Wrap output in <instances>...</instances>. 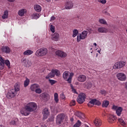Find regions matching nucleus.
I'll list each match as a JSON object with an SVG mask.
<instances>
[{
  "label": "nucleus",
  "mask_w": 127,
  "mask_h": 127,
  "mask_svg": "<svg viewBox=\"0 0 127 127\" xmlns=\"http://www.w3.org/2000/svg\"><path fill=\"white\" fill-rule=\"evenodd\" d=\"M37 104L34 102H30L24 106V110H21L20 113L24 116H29L30 113L36 111Z\"/></svg>",
  "instance_id": "f257e3e1"
},
{
  "label": "nucleus",
  "mask_w": 127,
  "mask_h": 127,
  "mask_svg": "<svg viewBox=\"0 0 127 127\" xmlns=\"http://www.w3.org/2000/svg\"><path fill=\"white\" fill-rule=\"evenodd\" d=\"M19 90H20V86L18 84L16 83L14 85V89H12L8 92L6 97L8 98V99L14 98L15 95H16V93H17Z\"/></svg>",
  "instance_id": "f03ea898"
},
{
  "label": "nucleus",
  "mask_w": 127,
  "mask_h": 127,
  "mask_svg": "<svg viewBox=\"0 0 127 127\" xmlns=\"http://www.w3.org/2000/svg\"><path fill=\"white\" fill-rule=\"evenodd\" d=\"M73 76L74 73L73 72L70 73V72L68 71H64L63 74V78L65 81H67L69 84H71L72 82V78H73Z\"/></svg>",
  "instance_id": "7ed1b4c3"
},
{
  "label": "nucleus",
  "mask_w": 127,
  "mask_h": 127,
  "mask_svg": "<svg viewBox=\"0 0 127 127\" xmlns=\"http://www.w3.org/2000/svg\"><path fill=\"white\" fill-rule=\"evenodd\" d=\"M48 50L45 48H42L38 50L35 53L36 56L40 57V56H44L47 54Z\"/></svg>",
  "instance_id": "20e7f679"
},
{
  "label": "nucleus",
  "mask_w": 127,
  "mask_h": 127,
  "mask_svg": "<svg viewBox=\"0 0 127 127\" xmlns=\"http://www.w3.org/2000/svg\"><path fill=\"white\" fill-rule=\"evenodd\" d=\"M65 118H66V115L64 113H61L57 115L56 117V124L57 125H61L62 123L65 120Z\"/></svg>",
  "instance_id": "39448f33"
},
{
  "label": "nucleus",
  "mask_w": 127,
  "mask_h": 127,
  "mask_svg": "<svg viewBox=\"0 0 127 127\" xmlns=\"http://www.w3.org/2000/svg\"><path fill=\"white\" fill-rule=\"evenodd\" d=\"M88 36V31H83L81 34L77 36V41L80 42L81 40L86 39Z\"/></svg>",
  "instance_id": "423d86ee"
},
{
  "label": "nucleus",
  "mask_w": 127,
  "mask_h": 127,
  "mask_svg": "<svg viewBox=\"0 0 127 127\" xmlns=\"http://www.w3.org/2000/svg\"><path fill=\"white\" fill-rule=\"evenodd\" d=\"M126 65V62L120 61L116 62L113 66V69H121Z\"/></svg>",
  "instance_id": "0eeeda50"
},
{
  "label": "nucleus",
  "mask_w": 127,
  "mask_h": 127,
  "mask_svg": "<svg viewBox=\"0 0 127 127\" xmlns=\"http://www.w3.org/2000/svg\"><path fill=\"white\" fill-rule=\"evenodd\" d=\"M86 99V94L85 93H80L78 95L77 99V102L78 104H83Z\"/></svg>",
  "instance_id": "6e6552de"
},
{
  "label": "nucleus",
  "mask_w": 127,
  "mask_h": 127,
  "mask_svg": "<svg viewBox=\"0 0 127 127\" xmlns=\"http://www.w3.org/2000/svg\"><path fill=\"white\" fill-rule=\"evenodd\" d=\"M116 76L117 79H118L119 81H124L127 80V75L124 73H122V72L118 73L117 74Z\"/></svg>",
  "instance_id": "1a4fd4ad"
},
{
  "label": "nucleus",
  "mask_w": 127,
  "mask_h": 127,
  "mask_svg": "<svg viewBox=\"0 0 127 127\" xmlns=\"http://www.w3.org/2000/svg\"><path fill=\"white\" fill-rule=\"evenodd\" d=\"M101 102L97 99H92L87 104L88 107H91V105H95V106H100Z\"/></svg>",
  "instance_id": "9d476101"
},
{
  "label": "nucleus",
  "mask_w": 127,
  "mask_h": 127,
  "mask_svg": "<svg viewBox=\"0 0 127 127\" xmlns=\"http://www.w3.org/2000/svg\"><path fill=\"white\" fill-rule=\"evenodd\" d=\"M1 51L3 54H9L10 49L7 46H3L1 48Z\"/></svg>",
  "instance_id": "9b49d317"
},
{
  "label": "nucleus",
  "mask_w": 127,
  "mask_h": 127,
  "mask_svg": "<svg viewBox=\"0 0 127 127\" xmlns=\"http://www.w3.org/2000/svg\"><path fill=\"white\" fill-rule=\"evenodd\" d=\"M43 121H45L49 115H50V113L49 112V110H48V108H45L43 111Z\"/></svg>",
  "instance_id": "f8f14e48"
},
{
  "label": "nucleus",
  "mask_w": 127,
  "mask_h": 127,
  "mask_svg": "<svg viewBox=\"0 0 127 127\" xmlns=\"http://www.w3.org/2000/svg\"><path fill=\"white\" fill-rule=\"evenodd\" d=\"M56 55L62 58H65L67 56V54L62 51L58 50L56 52Z\"/></svg>",
  "instance_id": "ddd939ff"
},
{
  "label": "nucleus",
  "mask_w": 127,
  "mask_h": 127,
  "mask_svg": "<svg viewBox=\"0 0 127 127\" xmlns=\"http://www.w3.org/2000/svg\"><path fill=\"white\" fill-rule=\"evenodd\" d=\"M87 80V77L84 74H80L77 77L78 82H83Z\"/></svg>",
  "instance_id": "4468645a"
},
{
  "label": "nucleus",
  "mask_w": 127,
  "mask_h": 127,
  "mask_svg": "<svg viewBox=\"0 0 127 127\" xmlns=\"http://www.w3.org/2000/svg\"><path fill=\"white\" fill-rule=\"evenodd\" d=\"M117 120V117L115 116L114 115H110L108 117V123H110V124H113V123H115Z\"/></svg>",
  "instance_id": "2eb2a0df"
},
{
  "label": "nucleus",
  "mask_w": 127,
  "mask_h": 127,
  "mask_svg": "<svg viewBox=\"0 0 127 127\" xmlns=\"http://www.w3.org/2000/svg\"><path fill=\"white\" fill-rule=\"evenodd\" d=\"M4 69V58L0 55V70Z\"/></svg>",
  "instance_id": "dca6fc26"
},
{
  "label": "nucleus",
  "mask_w": 127,
  "mask_h": 127,
  "mask_svg": "<svg viewBox=\"0 0 127 127\" xmlns=\"http://www.w3.org/2000/svg\"><path fill=\"white\" fill-rule=\"evenodd\" d=\"M74 4H73V2L71 1H68L65 3V9H71L72 8Z\"/></svg>",
  "instance_id": "f3484780"
},
{
  "label": "nucleus",
  "mask_w": 127,
  "mask_h": 127,
  "mask_svg": "<svg viewBox=\"0 0 127 127\" xmlns=\"http://www.w3.org/2000/svg\"><path fill=\"white\" fill-rule=\"evenodd\" d=\"M75 115L76 116V117L79 118V119L82 121L85 119V114L82 113L81 112L77 111L75 112Z\"/></svg>",
  "instance_id": "a211bd4d"
},
{
  "label": "nucleus",
  "mask_w": 127,
  "mask_h": 127,
  "mask_svg": "<svg viewBox=\"0 0 127 127\" xmlns=\"http://www.w3.org/2000/svg\"><path fill=\"white\" fill-rule=\"evenodd\" d=\"M97 31L100 33H107V32H109V30L106 28L101 27L98 28Z\"/></svg>",
  "instance_id": "6ab92c4d"
},
{
  "label": "nucleus",
  "mask_w": 127,
  "mask_h": 127,
  "mask_svg": "<svg viewBox=\"0 0 127 127\" xmlns=\"http://www.w3.org/2000/svg\"><path fill=\"white\" fill-rule=\"evenodd\" d=\"M94 124L96 127H101L102 126V121L100 119L96 118L94 121Z\"/></svg>",
  "instance_id": "aec40b11"
},
{
  "label": "nucleus",
  "mask_w": 127,
  "mask_h": 127,
  "mask_svg": "<svg viewBox=\"0 0 127 127\" xmlns=\"http://www.w3.org/2000/svg\"><path fill=\"white\" fill-rule=\"evenodd\" d=\"M59 34H58V33H55L52 36V40H54V41H58V40H59Z\"/></svg>",
  "instance_id": "412c9836"
},
{
  "label": "nucleus",
  "mask_w": 127,
  "mask_h": 127,
  "mask_svg": "<svg viewBox=\"0 0 127 127\" xmlns=\"http://www.w3.org/2000/svg\"><path fill=\"white\" fill-rule=\"evenodd\" d=\"M26 12H27L26 9H21L18 11V14L19 16H23L24 13H26Z\"/></svg>",
  "instance_id": "4be33fe9"
},
{
  "label": "nucleus",
  "mask_w": 127,
  "mask_h": 127,
  "mask_svg": "<svg viewBox=\"0 0 127 127\" xmlns=\"http://www.w3.org/2000/svg\"><path fill=\"white\" fill-rule=\"evenodd\" d=\"M40 97H41L43 100H45V101H48L49 100V95L46 93H42L40 95Z\"/></svg>",
  "instance_id": "5701e85b"
},
{
  "label": "nucleus",
  "mask_w": 127,
  "mask_h": 127,
  "mask_svg": "<svg viewBox=\"0 0 127 127\" xmlns=\"http://www.w3.org/2000/svg\"><path fill=\"white\" fill-rule=\"evenodd\" d=\"M123 111V109L122 107H119L117 109L116 111V114L118 117H121V115H122V113Z\"/></svg>",
  "instance_id": "b1692460"
},
{
  "label": "nucleus",
  "mask_w": 127,
  "mask_h": 127,
  "mask_svg": "<svg viewBox=\"0 0 127 127\" xmlns=\"http://www.w3.org/2000/svg\"><path fill=\"white\" fill-rule=\"evenodd\" d=\"M38 88H39V85L37 84H32L30 87L31 91H36Z\"/></svg>",
  "instance_id": "393cba45"
},
{
  "label": "nucleus",
  "mask_w": 127,
  "mask_h": 127,
  "mask_svg": "<svg viewBox=\"0 0 127 127\" xmlns=\"http://www.w3.org/2000/svg\"><path fill=\"white\" fill-rule=\"evenodd\" d=\"M34 8L37 12H40V11H41V6L38 4L35 5L34 6Z\"/></svg>",
  "instance_id": "a878e982"
},
{
  "label": "nucleus",
  "mask_w": 127,
  "mask_h": 127,
  "mask_svg": "<svg viewBox=\"0 0 127 127\" xmlns=\"http://www.w3.org/2000/svg\"><path fill=\"white\" fill-rule=\"evenodd\" d=\"M54 77H55L54 75V73L53 72H52V70H51V72H50L48 75L46 76V79H52V78H54Z\"/></svg>",
  "instance_id": "bb28decb"
},
{
  "label": "nucleus",
  "mask_w": 127,
  "mask_h": 127,
  "mask_svg": "<svg viewBox=\"0 0 127 127\" xmlns=\"http://www.w3.org/2000/svg\"><path fill=\"white\" fill-rule=\"evenodd\" d=\"M52 72L54 73V76H57V77H59L60 76V71L58 69H52Z\"/></svg>",
  "instance_id": "cd10ccee"
},
{
  "label": "nucleus",
  "mask_w": 127,
  "mask_h": 127,
  "mask_svg": "<svg viewBox=\"0 0 127 127\" xmlns=\"http://www.w3.org/2000/svg\"><path fill=\"white\" fill-rule=\"evenodd\" d=\"M109 105H110V102L108 100H105L103 102L102 106L103 108H108Z\"/></svg>",
  "instance_id": "c85d7f7f"
},
{
  "label": "nucleus",
  "mask_w": 127,
  "mask_h": 127,
  "mask_svg": "<svg viewBox=\"0 0 127 127\" xmlns=\"http://www.w3.org/2000/svg\"><path fill=\"white\" fill-rule=\"evenodd\" d=\"M8 17V11L7 10H5L2 16V18L3 19H5Z\"/></svg>",
  "instance_id": "c756f323"
},
{
  "label": "nucleus",
  "mask_w": 127,
  "mask_h": 127,
  "mask_svg": "<svg viewBox=\"0 0 127 127\" xmlns=\"http://www.w3.org/2000/svg\"><path fill=\"white\" fill-rule=\"evenodd\" d=\"M118 121L120 123V125L121 126H123V127H126V126H127L126 122H125L124 120H123L122 118H119Z\"/></svg>",
  "instance_id": "7c9ffc66"
},
{
  "label": "nucleus",
  "mask_w": 127,
  "mask_h": 127,
  "mask_svg": "<svg viewBox=\"0 0 127 127\" xmlns=\"http://www.w3.org/2000/svg\"><path fill=\"white\" fill-rule=\"evenodd\" d=\"M4 64L8 67V69H10V62L8 60H4Z\"/></svg>",
  "instance_id": "2f4dec72"
},
{
  "label": "nucleus",
  "mask_w": 127,
  "mask_h": 127,
  "mask_svg": "<svg viewBox=\"0 0 127 127\" xmlns=\"http://www.w3.org/2000/svg\"><path fill=\"white\" fill-rule=\"evenodd\" d=\"M33 53V51L30 50H27L26 51H25L23 54L24 55H31V54H32Z\"/></svg>",
  "instance_id": "473e14b6"
},
{
  "label": "nucleus",
  "mask_w": 127,
  "mask_h": 127,
  "mask_svg": "<svg viewBox=\"0 0 127 127\" xmlns=\"http://www.w3.org/2000/svg\"><path fill=\"white\" fill-rule=\"evenodd\" d=\"M99 23H100V24L108 25V23H107V21H106V20H105L104 19H100L99 20Z\"/></svg>",
  "instance_id": "72a5a7b5"
},
{
  "label": "nucleus",
  "mask_w": 127,
  "mask_h": 127,
  "mask_svg": "<svg viewBox=\"0 0 127 127\" xmlns=\"http://www.w3.org/2000/svg\"><path fill=\"white\" fill-rule=\"evenodd\" d=\"M18 121V119L17 118H14L12 119V120L10 122V125H12L13 126H14V125L16 124V122Z\"/></svg>",
  "instance_id": "f704fd0d"
},
{
  "label": "nucleus",
  "mask_w": 127,
  "mask_h": 127,
  "mask_svg": "<svg viewBox=\"0 0 127 127\" xmlns=\"http://www.w3.org/2000/svg\"><path fill=\"white\" fill-rule=\"evenodd\" d=\"M21 63L24 67H27V60H26V59H23L21 60Z\"/></svg>",
  "instance_id": "c9c22d12"
},
{
  "label": "nucleus",
  "mask_w": 127,
  "mask_h": 127,
  "mask_svg": "<svg viewBox=\"0 0 127 127\" xmlns=\"http://www.w3.org/2000/svg\"><path fill=\"white\" fill-rule=\"evenodd\" d=\"M54 100L56 103H58L59 102V98L58 96V93H55L54 94Z\"/></svg>",
  "instance_id": "e433bc0d"
},
{
  "label": "nucleus",
  "mask_w": 127,
  "mask_h": 127,
  "mask_svg": "<svg viewBox=\"0 0 127 127\" xmlns=\"http://www.w3.org/2000/svg\"><path fill=\"white\" fill-rule=\"evenodd\" d=\"M82 125V122L80 120H77V123L73 126V127H80Z\"/></svg>",
  "instance_id": "4c0bfd02"
},
{
  "label": "nucleus",
  "mask_w": 127,
  "mask_h": 127,
  "mask_svg": "<svg viewBox=\"0 0 127 127\" xmlns=\"http://www.w3.org/2000/svg\"><path fill=\"white\" fill-rule=\"evenodd\" d=\"M78 33H79V31H78V30L77 29L73 30L72 37H76V35H78Z\"/></svg>",
  "instance_id": "58836bf2"
},
{
  "label": "nucleus",
  "mask_w": 127,
  "mask_h": 127,
  "mask_svg": "<svg viewBox=\"0 0 127 127\" xmlns=\"http://www.w3.org/2000/svg\"><path fill=\"white\" fill-rule=\"evenodd\" d=\"M32 18L33 19H37L39 18V14L35 13L32 15Z\"/></svg>",
  "instance_id": "ea45409f"
},
{
  "label": "nucleus",
  "mask_w": 127,
  "mask_h": 127,
  "mask_svg": "<svg viewBox=\"0 0 127 127\" xmlns=\"http://www.w3.org/2000/svg\"><path fill=\"white\" fill-rule=\"evenodd\" d=\"M49 81L50 82V83L51 84V86H53L54 84H56V83H57V81L53 79H49Z\"/></svg>",
  "instance_id": "a19ab883"
},
{
  "label": "nucleus",
  "mask_w": 127,
  "mask_h": 127,
  "mask_svg": "<svg viewBox=\"0 0 127 127\" xmlns=\"http://www.w3.org/2000/svg\"><path fill=\"white\" fill-rule=\"evenodd\" d=\"M29 79H26L24 83V87H26L29 85Z\"/></svg>",
  "instance_id": "79ce46f5"
},
{
  "label": "nucleus",
  "mask_w": 127,
  "mask_h": 127,
  "mask_svg": "<svg viewBox=\"0 0 127 127\" xmlns=\"http://www.w3.org/2000/svg\"><path fill=\"white\" fill-rule=\"evenodd\" d=\"M50 30L51 32H53V33H54L55 32V27H54V26L53 25H50Z\"/></svg>",
  "instance_id": "37998d69"
},
{
  "label": "nucleus",
  "mask_w": 127,
  "mask_h": 127,
  "mask_svg": "<svg viewBox=\"0 0 127 127\" xmlns=\"http://www.w3.org/2000/svg\"><path fill=\"white\" fill-rule=\"evenodd\" d=\"M35 91L37 94H41L42 93V90L40 88H37Z\"/></svg>",
  "instance_id": "c03bdc74"
},
{
  "label": "nucleus",
  "mask_w": 127,
  "mask_h": 127,
  "mask_svg": "<svg viewBox=\"0 0 127 127\" xmlns=\"http://www.w3.org/2000/svg\"><path fill=\"white\" fill-rule=\"evenodd\" d=\"M75 105H76V101L74 100H71L70 103V106H75Z\"/></svg>",
  "instance_id": "a18cd8bd"
},
{
  "label": "nucleus",
  "mask_w": 127,
  "mask_h": 127,
  "mask_svg": "<svg viewBox=\"0 0 127 127\" xmlns=\"http://www.w3.org/2000/svg\"><path fill=\"white\" fill-rule=\"evenodd\" d=\"M54 117L52 116L49 118L47 120V122H54Z\"/></svg>",
  "instance_id": "49530a36"
},
{
  "label": "nucleus",
  "mask_w": 127,
  "mask_h": 127,
  "mask_svg": "<svg viewBox=\"0 0 127 127\" xmlns=\"http://www.w3.org/2000/svg\"><path fill=\"white\" fill-rule=\"evenodd\" d=\"M100 93L102 95H106V94H107V91H106V90H101Z\"/></svg>",
  "instance_id": "de8ad7c7"
},
{
  "label": "nucleus",
  "mask_w": 127,
  "mask_h": 127,
  "mask_svg": "<svg viewBox=\"0 0 127 127\" xmlns=\"http://www.w3.org/2000/svg\"><path fill=\"white\" fill-rule=\"evenodd\" d=\"M31 65H32L31 62L29 61V60H27V66H29V67L31 66Z\"/></svg>",
  "instance_id": "09e8293b"
},
{
  "label": "nucleus",
  "mask_w": 127,
  "mask_h": 127,
  "mask_svg": "<svg viewBox=\"0 0 127 127\" xmlns=\"http://www.w3.org/2000/svg\"><path fill=\"white\" fill-rule=\"evenodd\" d=\"M99 2H101V3H102V4H105V3H106L107 0H99Z\"/></svg>",
  "instance_id": "8fccbe9b"
},
{
  "label": "nucleus",
  "mask_w": 127,
  "mask_h": 127,
  "mask_svg": "<svg viewBox=\"0 0 127 127\" xmlns=\"http://www.w3.org/2000/svg\"><path fill=\"white\" fill-rule=\"evenodd\" d=\"M119 109V107L116 106V105H113L112 107V110H116L117 111V109Z\"/></svg>",
  "instance_id": "3c124183"
},
{
  "label": "nucleus",
  "mask_w": 127,
  "mask_h": 127,
  "mask_svg": "<svg viewBox=\"0 0 127 127\" xmlns=\"http://www.w3.org/2000/svg\"><path fill=\"white\" fill-rule=\"evenodd\" d=\"M72 91L74 93V94H78V93L77 92V91H76V89H74V88H72Z\"/></svg>",
  "instance_id": "603ef678"
},
{
  "label": "nucleus",
  "mask_w": 127,
  "mask_h": 127,
  "mask_svg": "<svg viewBox=\"0 0 127 127\" xmlns=\"http://www.w3.org/2000/svg\"><path fill=\"white\" fill-rule=\"evenodd\" d=\"M55 19H56L55 17L53 16L51 18V20H55Z\"/></svg>",
  "instance_id": "864d4df0"
},
{
  "label": "nucleus",
  "mask_w": 127,
  "mask_h": 127,
  "mask_svg": "<svg viewBox=\"0 0 127 127\" xmlns=\"http://www.w3.org/2000/svg\"><path fill=\"white\" fill-rule=\"evenodd\" d=\"M62 99H63V100H64V99H65V95H64V94H63L61 96Z\"/></svg>",
  "instance_id": "5fc2aeb1"
},
{
  "label": "nucleus",
  "mask_w": 127,
  "mask_h": 127,
  "mask_svg": "<svg viewBox=\"0 0 127 127\" xmlns=\"http://www.w3.org/2000/svg\"><path fill=\"white\" fill-rule=\"evenodd\" d=\"M92 87V83H89L88 84V88H91Z\"/></svg>",
  "instance_id": "6e6d98bb"
},
{
  "label": "nucleus",
  "mask_w": 127,
  "mask_h": 127,
  "mask_svg": "<svg viewBox=\"0 0 127 127\" xmlns=\"http://www.w3.org/2000/svg\"><path fill=\"white\" fill-rule=\"evenodd\" d=\"M125 88L126 90H127V81L125 83Z\"/></svg>",
  "instance_id": "4d7b16f0"
},
{
  "label": "nucleus",
  "mask_w": 127,
  "mask_h": 127,
  "mask_svg": "<svg viewBox=\"0 0 127 127\" xmlns=\"http://www.w3.org/2000/svg\"><path fill=\"white\" fill-rule=\"evenodd\" d=\"M8 1H9L10 2H13V1H14V0H7Z\"/></svg>",
  "instance_id": "13d9d810"
},
{
  "label": "nucleus",
  "mask_w": 127,
  "mask_h": 127,
  "mask_svg": "<svg viewBox=\"0 0 127 127\" xmlns=\"http://www.w3.org/2000/svg\"><path fill=\"white\" fill-rule=\"evenodd\" d=\"M70 121H71V122H74V119L70 118Z\"/></svg>",
  "instance_id": "bf43d9fd"
},
{
  "label": "nucleus",
  "mask_w": 127,
  "mask_h": 127,
  "mask_svg": "<svg viewBox=\"0 0 127 127\" xmlns=\"http://www.w3.org/2000/svg\"><path fill=\"white\" fill-rule=\"evenodd\" d=\"M46 1H48V2H50L51 1V0H46Z\"/></svg>",
  "instance_id": "052dcab7"
},
{
  "label": "nucleus",
  "mask_w": 127,
  "mask_h": 127,
  "mask_svg": "<svg viewBox=\"0 0 127 127\" xmlns=\"http://www.w3.org/2000/svg\"><path fill=\"white\" fill-rule=\"evenodd\" d=\"M93 45H94L95 46H97V44L96 43H94L93 44Z\"/></svg>",
  "instance_id": "680f3d73"
},
{
  "label": "nucleus",
  "mask_w": 127,
  "mask_h": 127,
  "mask_svg": "<svg viewBox=\"0 0 127 127\" xmlns=\"http://www.w3.org/2000/svg\"><path fill=\"white\" fill-rule=\"evenodd\" d=\"M84 126H85V127H89V126H88V125H87L86 124L84 125Z\"/></svg>",
  "instance_id": "e2e57ef3"
},
{
  "label": "nucleus",
  "mask_w": 127,
  "mask_h": 127,
  "mask_svg": "<svg viewBox=\"0 0 127 127\" xmlns=\"http://www.w3.org/2000/svg\"><path fill=\"white\" fill-rule=\"evenodd\" d=\"M0 127H3V125H0Z\"/></svg>",
  "instance_id": "0e129e2a"
},
{
  "label": "nucleus",
  "mask_w": 127,
  "mask_h": 127,
  "mask_svg": "<svg viewBox=\"0 0 127 127\" xmlns=\"http://www.w3.org/2000/svg\"><path fill=\"white\" fill-rule=\"evenodd\" d=\"M98 52H99L100 53V51H98Z\"/></svg>",
  "instance_id": "69168bd1"
},
{
  "label": "nucleus",
  "mask_w": 127,
  "mask_h": 127,
  "mask_svg": "<svg viewBox=\"0 0 127 127\" xmlns=\"http://www.w3.org/2000/svg\"><path fill=\"white\" fill-rule=\"evenodd\" d=\"M92 49H93L92 48H91V49H90V50H92Z\"/></svg>",
  "instance_id": "338daca9"
},
{
  "label": "nucleus",
  "mask_w": 127,
  "mask_h": 127,
  "mask_svg": "<svg viewBox=\"0 0 127 127\" xmlns=\"http://www.w3.org/2000/svg\"><path fill=\"white\" fill-rule=\"evenodd\" d=\"M0 76H1V74L0 73Z\"/></svg>",
  "instance_id": "774afa93"
}]
</instances>
